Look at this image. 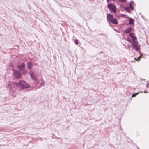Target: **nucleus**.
<instances>
[{
  "label": "nucleus",
  "mask_w": 149,
  "mask_h": 149,
  "mask_svg": "<svg viewBox=\"0 0 149 149\" xmlns=\"http://www.w3.org/2000/svg\"><path fill=\"white\" fill-rule=\"evenodd\" d=\"M129 36L132 38L134 36V33H130L129 34Z\"/></svg>",
  "instance_id": "nucleus-14"
},
{
  "label": "nucleus",
  "mask_w": 149,
  "mask_h": 149,
  "mask_svg": "<svg viewBox=\"0 0 149 149\" xmlns=\"http://www.w3.org/2000/svg\"><path fill=\"white\" fill-rule=\"evenodd\" d=\"M134 3V2L133 1L132 2H130L129 3V4H130L131 5H133Z\"/></svg>",
  "instance_id": "nucleus-23"
},
{
  "label": "nucleus",
  "mask_w": 149,
  "mask_h": 149,
  "mask_svg": "<svg viewBox=\"0 0 149 149\" xmlns=\"http://www.w3.org/2000/svg\"><path fill=\"white\" fill-rule=\"evenodd\" d=\"M25 64L24 63H22L21 65H19L17 66V68L22 71L25 68Z\"/></svg>",
  "instance_id": "nucleus-5"
},
{
  "label": "nucleus",
  "mask_w": 149,
  "mask_h": 149,
  "mask_svg": "<svg viewBox=\"0 0 149 149\" xmlns=\"http://www.w3.org/2000/svg\"><path fill=\"white\" fill-rule=\"evenodd\" d=\"M107 6L108 8L111 11H112L114 13H116V7L114 5L112 4H109L107 5Z\"/></svg>",
  "instance_id": "nucleus-4"
},
{
  "label": "nucleus",
  "mask_w": 149,
  "mask_h": 149,
  "mask_svg": "<svg viewBox=\"0 0 149 149\" xmlns=\"http://www.w3.org/2000/svg\"><path fill=\"white\" fill-rule=\"evenodd\" d=\"M113 18V16L110 14H107V18L108 21L109 22L110 21L111 19Z\"/></svg>",
  "instance_id": "nucleus-6"
},
{
  "label": "nucleus",
  "mask_w": 149,
  "mask_h": 149,
  "mask_svg": "<svg viewBox=\"0 0 149 149\" xmlns=\"http://www.w3.org/2000/svg\"><path fill=\"white\" fill-rule=\"evenodd\" d=\"M113 24H118V22L116 18H114L113 17L110 21Z\"/></svg>",
  "instance_id": "nucleus-7"
},
{
  "label": "nucleus",
  "mask_w": 149,
  "mask_h": 149,
  "mask_svg": "<svg viewBox=\"0 0 149 149\" xmlns=\"http://www.w3.org/2000/svg\"><path fill=\"white\" fill-rule=\"evenodd\" d=\"M40 86H44V81L43 80H42L41 82L40 83Z\"/></svg>",
  "instance_id": "nucleus-15"
},
{
  "label": "nucleus",
  "mask_w": 149,
  "mask_h": 149,
  "mask_svg": "<svg viewBox=\"0 0 149 149\" xmlns=\"http://www.w3.org/2000/svg\"><path fill=\"white\" fill-rule=\"evenodd\" d=\"M141 56H139V57H138V58H134V59H135V60H136V61H138V60L139 59V58L141 57Z\"/></svg>",
  "instance_id": "nucleus-19"
},
{
  "label": "nucleus",
  "mask_w": 149,
  "mask_h": 149,
  "mask_svg": "<svg viewBox=\"0 0 149 149\" xmlns=\"http://www.w3.org/2000/svg\"><path fill=\"white\" fill-rule=\"evenodd\" d=\"M129 24H134V19L130 18L129 19Z\"/></svg>",
  "instance_id": "nucleus-11"
},
{
  "label": "nucleus",
  "mask_w": 149,
  "mask_h": 149,
  "mask_svg": "<svg viewBox=\"0 0 149 149\" xmlns=\"http://www.w3.org/2000/svg\"><path fill=\"white\" fill-rule=\"evenodd\" d=\"M31 77L32 79L35 81H36L37 80V79L36 77V76L34 75L33 74H32L31 72L30 73Z\"/></svg>",
  "instance_id": "nucleus-10"
},
{
  "label": "nucleus",
  "mask_w": 149,
  "mask_h": 149,
  "mask_svg": "<svg viewBox=\"0 0 149 149\" xmlns=\"http://www.w3.org/2000/svg\"><path fill=\"white\" fill-rule=\"evenodd\" d=\"M13 74L16 78L18 79L20 78L21 77V74L20 71L17 70L13 71Z\"/></svg>",
  "instance_id": "nucleus-3"
},
{
  "label": "nucleus",
  "mask_w": 149,
  "mask_h": 149,
  "mask_svg": "<svg viewBox=\"0 0 149 149\" xmlns=\"http://www.w3.org/2000/svg\"><path fill=\"white\" fill-rule=\"evenodd\" d=\"M125 40H127L128 42H129L130 43L132 41L129 40V37H127V39H125Z\"/></svg>",
  "instance_id": "nucleus-18"
},
{
  "label": "nucleus",
  "mask_w": 149,
  "mask_h": 149,
  "mask_svg": "<svg viewBox=\"0 0 149 149\" xmlns=\"http://www.w3.org/2000/svg\"><path fill=\"white\" fill-rule=\"evenodd\" d=\"M17 85L18 86H20V90L28 88L30 87V85L24 80H21L18 83H17Z\"/></svg>",
  "instance_id": "nucleus-1"
},
{
  "label": "nucleus",
  "mask_w": 149,
  "mask_h": 149,
  "mask_svg": "<svg viewBox=\"0 0 149 149\" xmlns=\"http://www.w3.org/2000/svg\"><path fill=\"white\" fill-rule=\"evenodd\" d=\"M22 72V74H26L27 72V70L24 68L21 71Z\"/></svg>",
  "instance_id": "nucleus-12"
},
{
  "label": "nucleus",
  "mask_w": 149,
  "mask_h": 149,
  "mask_svg": "<svg viewBox=\"0 0 149 149\" xmlns=\"http://www.w3.org/2000/svg\"><path fill=\"white\" fill-rule=\"evenodd\" d=\"M132 42H133L134 41H136V38L135 36L132 38Z\"/></svg>",
  "instance_id": "nucleus-13"
},
{
  "label": "nucleus",
  "mask_w": 149,
  "mask_h": 149,
  "mask_svg": "<svg viewBox=\"0 0 149 149\" xmlns=\"http://www.w3.org/2000/svg\"><path fill=\"white\" fill-rule=\"evenodd\" d=\"M144 92L145 93H146V91H144Z\"/></svg>",
  "instance_id": "nucleus-27"
},
{
  "label": "nucleus",
  "mask_w": 149,
  "mask_h": 149,
  "mask_svg": "<svg viewBox=\"0 0 149 149\" xmlns=\"http://www.w3.org/2000/svg\"><path fill=\"white\" fill-rule=\"evenodd\" d=\"M109 0H107V3H108L109 2Z\"/></svg>",
  "instance_id": "nucleus-25"
},
{
  "label": "nucleus",
  "mask_w": 149,
  "mask_h": 149,
  "mask_svg": "<svg viewBox=\"0 0 149 149\" xmlns=\"http://www.w3.org/2000/svg\"><path fill=\"white\" fill-rule=\"evenodd\" d=\"M129 7L131 8V9L132 10L134 8H133V7L132 6V5H131L130 4H129Z\"/></svg>",
  "instance_id": "nucleus-20"
},
{
  "label": "nucleus",
  "mask_w": 149,
  "mask_h": 149,
  "mask_svg": "<svg viewBox=\"0 0 149 149\" xmlns=\"http://www.w3.org/2000/svg\"><path fill=\"white\" fill-rule=\"evenodd\" d=\"M139 93H134L132 95V97H134L136 95H137Z\"/></svg>",
  "instance_id": "nucleus-17"
},
{
  "label": "nucleus",
  "mask_w": 149,
  "mask_h": 149,
  "mask_svg": "<svg viewBox=\"0 0 149 149\" xmlns=\"http://www.w3.org/2000/svg\"><path fill=\"white\" fill-rule=\"evenodd\" d=\"M74 42L76 44V45H77L78 44V42L77 40H75Z\"/></svg>",
  "instance_id": "nucleus-21"
},
{
  "label": "nucleus",
  "mask_w": 149,
  "mask_h": 149,
  "mask_svg": "<svg viewBox=\"0 0 149 149\" xmlns=\"http://www.w3.org/2000/svg\"><path fill=\"white\" fill-rule=\"evenodd\" d=\"M27 67L29 69H31L32 68V65L30 62H28L27 64Z\"/></svg>",
  "instance_id": "nucleus-8"
},
{
  "label": "nucleus",
  "mask_w": 149,
  "mask_h": 149,
  "mask_svg": "<svg viewBox=\"0 0 149 149\" xmlns=\"http://www.w3.org/2000/svg\"><path fill=\"white\" fill-rule=\"evenodd\" d=\"M132 27H130L128 28L125 31V33H129L132 31Z\"/></svg>",
  "instance_id": "nucleus-9"
},
{
  "label": "nucleus",
  "mask_w": 149,
  "mask_h": 149,
  "mask_svg": "<svg viewBox=\"0 0 149 149\" xmlns=\"http://www.w3.org/2000/svg\"><path fill=\"white\" fill-rule=\"evenodd\" d=\"M118 1L123 2H125L126 1V0H118Z\"/></svg>",
  "instance_id": "nucleus-22"
},
{
  "label": "nucleus",
  "mask_w": 149,
  "mask_h": 149,
  "mask_svg": "<svg viewBox=\"0 0 149 149\" xmlns=\"http://www.w3.org/2000/svg\"><path fill=\"white\" fill-rule=\"evenodd\" d=\"M130 43L131 44V45L134 49L136 51H138L139 50V46L138 45V42L137 41L133 42H132V41Z\"/></svg>",
  "instance_id": "nucleus-2"
},
{
  "label": "nucleus",
  "mask_w": 149,
  "mask_h": 149,
  "mask_svg": "<svg viewBox=\"0 0 149 149\" xmlns=\"http://www.w3.org/2000/svg\"><path fill=\"white\" fill-rule=\"evenodd\" d=\"M125 10L128 12H130V10L128 7H126L125 8Z\"/></svg>",
  "instance_id": "nucleus-16"
},
{
  "label": "nucleus",
  "mask_w": 149,
  "mask_h": 149,
  "mask_svg": "<svg viewBox=\"0 0 149 149\" xmlns=\"http://www.w3.org/2000/svg\"><path fill=\"white\" fill-rule=\"evenodd\" d=\"M12 96L13 97H15L16 96V95H12Z\"/></svg>",
  "instance_id": "nucleus-24"
},
{
  "label": "nucleus",
  "mask_w": 149,
  "mask_h": 149,
  "mask_svg": "<svg viewBox=\"0 0 149 149\" xmlns=\"http://www.w3.org/2000/svg\"><path fill=\"white\" fill-rule=\"evenodd\" d=\"M17 47H18V48H19V46H17Z\"/></svg>",
  "instance_id": "nucleus-26"
}]
</instances>
